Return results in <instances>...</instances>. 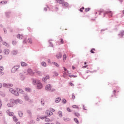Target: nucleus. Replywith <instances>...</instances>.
<instances>
[{
  "instance_id": "e433bc0d",
  "label": "nucleus",
  "mask_w": 124,
  "mask_h": 124,
  "mask_svg": "<svg viewBox=\"0 0 124 124\" xmlns=\"http://www.w3.org/2000/svg\"><path fill=\"white\" fill-rule=\"evenodd\" d=\"M3 45H4L5 46H9V45H8V44H7V43L4 42L3 43Z\"/></svg>"
},
{
  "instance_id": "c03bdc74",
  "label": "nucleus",
  "mask_w": 124,
  "mask_h": 124,
  "mask_svg": "<svg viewBox=\"0 0 124 124\" xmlns=\"http://www.w3.org/2000/svg\"><path fill=\"white\" fill-rule=\"evenodd\" d=\"M16 44H17V42L16 41H13V45H16Z\"/></svg>"
},
{
  "instance_id": "4d7b16f0",
  "label": "nucleus",
  "mask_w": 124,
  "mask_h": 124,
  "mask_svg": "<svg viewBox=\"0 0 124 124\" xmlns=\"http://www.w3.org/2000/svg\"><path fill=\"white\" fill-rule=\"evenodd\" d=\"M1 88H2V84L1 83H0V89Z\"/></svg>"
},
{
  "instance_id": "864d4df0",
  "label": "nucleus",
  "mask_w": 124,
  "mask_h": 124,
  "mask_svg": "<svg viewBox=\"0 0 124 124\" xmlns=\"http://www.w3.org/2000/svg\"><path fill=\"white\" fill-rule=\"evenodd\" d=\"M70 85L72 86V87H74V84L72 83H70Z\"/></svg>"
},
{
  "instance_id": "cd10ccee",
  "label": "nucleus",
  "mask_w": 124,
  "mask_h": 124,
  "mask_svg": "<svg viewBox=\"0 0 124 124\" xmlns=\"http://www.w3.org/2000/svg\"><path fill=\"white\" fill-rule=\"evenodd\" d=\"M53 76L57 77V76H58V75H59V73H58L56 71L53 72Z\"/></svg>"
},
{
  "instance_id": "0e129e2a",
  "label": "nucleus",
  "mask_w": 124,
  "mask_h": 124,
  "mask_svg": "<svg viewBox=\"0 0 124 124\" xmlns=\"http://www.w3.org/2000/svg\"><path fill=\"white\" fill-rule=\"evenodd\" d=\"M51 111H52V112H55V109H54L53 108H52V109H51Z\"/></svg>"
},
{
  "instance_id": "ea45409f",
  "label": "nucleus",
  "mask_w": 124,
  "mask_h": 124,
  "mask_svg": "<svg viewBox=\"0 0 124 124\" xmlns=\"http://www.w3.org/2000/svg\"><path fill=\"white\" fill-rule=\"evenodd\" d=\"M84 9H85V8L82 7L80 9L79 11H80V12H83V10H84Z\"/></svg>"
},
{
  "instance_id": "dca6fc26",
  "label": "nucleus",
  "mask_w": 124,
  "mask_h": 124,
  "mask_svg": "<svg viewBox=\"0 0 124 124\" xmlns=\"http://www.w3.org/2000/svg\"><path fill=\"white\" fill-rule=\"evenodd\" d=\"M11 54L13 55V56H15L18 54V51L16 50H13L12 51Z\"/></svg>"
},
{
  "instance_id": "c756f323",
  "label": "nucleus",
  "mask_w": 124,
  "mask_h": 124,
  "mask_svg": "<svg viewBox=\"0 0 124 124\" xmlns=\"http://www.w3.org/2000/svg\"><path fill=\"white\" fill-rule=\"evenodd\" d=\"M13 120L15 122H18V119H17V117H16V116H13Z\"/></svg>"
},
{
  "instance_id": "6ab92c4d",
  "label": "nucleus",
  "mask_w": 124,
  "mask_h": 124,
  "mask_svg": "<svg viewBox=\"0 0 124 124\" xmlns=\"http://www.w3.org/2000/svg\"><path fill=\"white\" fill-rule=\"evenodd\" d=\"M21 66H28V64L25 62H21Z\"/></svg>"
},
{
  "instance_id": "7c9ffc66",
  "label": "nucleus",
  "mask_w": 124,
  "mask_h": 124,
  "mask_svg": "<svg viewBox=\"0 0 124 124\" xmlns=\"http://www.w3.org/2000/svg\"><path fill=\"white\" fill-rule=\"evenodd\" d=\"M0 3H2V4H6V3H7V1L3 0V1H1Z\"/></svg>"
},
{
  "instance_id": "6e6552de",
  "label": "nucleus",
  "mask_w": 124,
  "mask_h": 124,
  "mask_svg": "<svg viewBox=\"0 0 124 124\" xmlns=\"http://www.w3.org/2000/svg\"><path fill=\"white\" fill-rule=\"evenodd\" d=\"M3 86L5 88H11V87L13 86V85L12 84L4 83L3 84Z\"/></svg>"
},
{
  "instance_id": "774afa93",
  "label": "nucleus",
  "mask_w": 124,
  "mask_h": 124,
  "mask_svg": "<svg viewBox=\"0 0 124 124\" xmlns=\"http://www.w3.org/2000/svg\"><path fill=\"white\" fill-rule=\"evenodd\" d=\"M123 14H124V11H123Z\"/></svg>"
},
{
  "instance_id": "aec40b11",
  "label": "nucleus",
  "mask_w": 124,
  "mask_h": 124,
  "mask_svg": "<svg viewBox=\"0 0 124 124\" xmlns=\"http://www.w3.org/2000/svg\"><path fill=\"white\" fill-rule=\"evenodd\" d=\"M61 97H59L57 98L55 100V102L56 103H59V102H60L61 101Z\"/></svg>"
},
{
  "instance_id": "423d86ee",
  "label": "nucleus",
  "mask_w": 124,
  "mask_h": 124,
  "mask_svg": "<svg viewBox=\"0 0 124 124\" xmlns=\"http://www.w3.org/2000/svg\"><path fill=\"white\" fill-rule=\"evenodd\" d=\"M17 38H18V39H23L24 40H25V38H26V36H24V35L23 34H18L16 36Z\"/></svg>"
},
{
  "instance_id": "f3484780",
  "label": "nucleus",
  "mask_w": 124,
  "mask_h": 124,
  "mask_svg": "<svg viewBox=\"0 0 124 124\" xmlns=\"http://www.w3.org/2000/svg\"><path fill=\"white\" fill-rule=\"evenodd\" d=\"M49 78H50L49 76H46L45 78H43V81H44V82H46V80H48Z\"/></svg>"
},
{
  "instance_id": "79ce46f5",
  "label": "nucleus",
  "mask_w": 124,
  "mask_h": 124,
  "mask_svg": "<svg viewBox=\"0 0 124 124\" xmlns=\"http://www.w3.org/2000/svg\"><path fill=\"white\" fill-rule=\"evenodd\" d=\"M60 42L61 43V44H63V39H60Z\"/></svg>"
},
{
  "instance_id": "4c0bfd02",
  "label": "nucleus",
  "mask_w": 124,
  "mask_h": 124,
  "mask_svg": "<svg viewBox=\"0 0 124 124\" xmlns=\"http://www.w3.org/2000/svg\"><path fill=\"white\" fill-rule=\"evenodd\" d=\"M94 51H95V49L94 48H93L91 50V53H92V54H94Z\"/></svg>"
},
{
  "instance_id": "4be33fe9",
  "label": "nucleus",
  "mask_w": 124,
  "mask_h": 124,
  "mask_svg": "<svg viewBox=\"0 0 124 124\" xmlns=\"http://www.w3.org/2000/svg\"><path fill=\"white\" fill-rule=\"evenodd\" d=\"M66 61V54H64L63 55V62H64Z\"/></svg>"
},
{
  "instance_id": "393cba45",
  "label": "nucleus",
  "mask_w": 124,
  "mask_h": 124,
  "mask_svg": "<svg viewBox=\"0 0 124 124\" xmlns=\"http://www.w3.org/2000/svg\"><path fill=\"white\" fill-rule=\"evenodd\" d=\"M56 1L60 4L63 3V0H56Z\"/></svg>"
},
{
  "instance_id": "49530a36",
  "label": "nucleus",
  "mask_w": 124,
  "mask_h": 124,
  "mask_svg": "<svg viewBox=\"0 0 124 124\" xmlns=\"http://www.w3.org/2000/svg\"><path fill=\"white\" fill-rule=\"evenodd\" d=\"M41 103L43 104V105H44V100L43 99H41Z\"/></svg>"
},
{
  "instance_id": "de8ad7c7",
  "label": "nucleus",
  "mask_w": 124,
  "mask_h": 124,
  "mask_svg": "<svg viewBox=\"0 0 124 124\" xmlns=\"http://www.w3.org/2000/svg\"><path fill=\"white\" fill-rule=\"evenodd\" d=\"M67 111H68V112H71V109H70V108H67Z\"/></svg>"
},
{
  "instance_id": "58836bf2",
  "label": "nucleus",
  "mask_w": 124,
  "mask_h": 124,
  "mask_svg": "<svg viewBox=\"0 0 124 124\" xmlns=\"http://www.w3.org/2000/svg\"><path fill=\"white\" fill-rule=\"evenodd\" d=\"M1 71H3V67L0 66V72H1Z\"/></svg>"
},
{
  "instance_id": "f03ea898",
  "label": "nucleus",
  "mask_w": 124,
  "mask_h": 124,
  "mask_svg": "<svg viewBox=\"0 0 124 124\" xmlns=\"http://www.w3.org/2000/svg\"><path fill=\"white\" fill-rule=\"evenodd\" d=\"M10 92L13 94H15V95H16V96H19V93L18 91H15V90L11 88L10 89Z\"/></svg>"
},
{
  "instance_id": "c9c22d12",
  "label": "nucleus",
  "mask_w": 124,
  "mask_h": 124,
  "mask_svg": "<svg viewBox=\"0 0 124 124\" xmlns=\"http://www.w3.org/2000/svg\"><path fill=\"white\" fill-rule=\"evenodd\" d=\"M42 65H43V66H46V62H42Z\"/></svg>"
},
{
  "instance_id": "72a5a7b5",
  "label": "nucleus",
  "mask_w": 124,
  "mask_h": 124,
  "mask_svg": "<svg viewBox=\"0 0 124 124\" xmlns=\"http://www.w3.org/2000/svg\"><path fill=\"white\" fill-rule=\"evenodd\" d=\"M25 91L26 92H31V89L29 88H25Z\"/></svg>"
},
{
  "instance_id": "20e7f679",
  "label": "nucleus",
  "mask_w": 124,
  "mask_h": 124,
  "mask_svg": "<svg viewBox=\"0 0 124 124\" xmlns=\"http://www.w3.org/2000/svg\"><path fill=\"white\" fill-rule=\"evenodd\" d=\"M27 42H28V43H30V44H32V40L30 38H28V39H27V38H26L23 40V43H27Z\"/></svg>"
},
{
  "instance_id": "2eb2a0df",
  "label": "nucleus",
  "mask_w": 124,
  "mask_h": 124,
  "mask_svg": "<svg viewBox=\"0 0 124 124\" xmlns=\"http://www.w3.org/2000/svg\"><path fill=\"white\" fill-rule=\"evenodd\" d=\"M24 98L25 99V100H26V101H31V100L30 98H29V96H28V95H25L24 96Z\"/></svg>"
},
{
  "instance_id": "c85d7f7f",
  "label": "nucleus",
  "mask_w": 124,
  "mask_h": 124,
  "mask_svg": "<svg viewBox=\"0 0 124 124\" xmlns=\"http://www.w3.org/2000/svg\"><path fill=\"white\" fill-rule=\"evenodd\" d=\"M58 114L59 117H62V111H59L58 112Z\"/></svg>"
},
{
  "instance_id": "a211bd4d",
  "label": "nucleus",
  "mask_w": 124,
  "mask_h": 124,
  "mask_svg": "<svg viewBox=\"0 0 124 124\" xmlns=\"http://www.w3.org/2000/svg\"><path fill=\"white\" fill-rule=\"evenodd\" d=\"M7 113H8V114H9L10 116H14V113H13V112H11L9 111V110H7Z\"/></svg>"
},
{
  "instance_id": "f704fd0d",
  "label": "nucleus",
  "mask_w": 124,
  "mask_h": 124,
  "mask_svg": "<svg viewBox=\"0 0 124 124\" xmlns=\"http://www.w3.org/2000/svg\"><path fill=\"white\" fill-rule=\"evenodd\" d=\"M74 121L75 122V123H76V124H79V121H78V119H77V118H74Z\"/></svg>"
},
{
  "instance_id": "ddd939ff",
  "label": "nucleus",
  "mask_w": 124,
  "mask_h": 124,
  "mask_svg": "<svg viewBox=\"0 0 124 124\" xmlns=\"http://www.w3.org/2000/svg\"><path fill=\"white\" fill-rule=\"evenodd\" d=\"M11 103H9L7 104L8 107H13L14 105V103H15L14 102H11V100H10Z\"/></svg>"
},
{
  "instance_id": "412c9836",
  "label": "nucleus",
  "mask_w": 124,
  "mask_h": 124,
  "mask_svg": "<svg viewBox=\"0 0 124 124\" xmlns=\"http://www.w3.org/2000/svg\"><path fill=\"white\" fill-rule=\"evenodd\" d=\"M52 64H54V65H55V66H56L57 67H60V65L59 64V63H58L56 62H52Z\"/></svg>"
},
{
  "instance_id": "338daca9",
  "label": "nucleus",
  "mask_w": 124,
  "mask_h": 124,
  "mask_svg": "<svg viewBox=\"0 0 124 124\" xmlns=\"http://www.w3.org/2000/svg\"><path fill=\"white\" fill-rule=\"evenodd\" d=\"M113 93H116V90H114Z\"/></svg>"
},
{
  "instance_id": "13d9d810",
  "label": "nucleus",
  "mask_w": 124,
  "mask_h": 124,
  "mask_svg": "<svg viewBox=\"0 0 124 124\" xmlns=\"http://www.w3.org/2000/svg\"><path fill=\"white\" fill-rule=\"evenodd\" d=\"M2 41V39L1 38V37L0 36V42H1Z\"/></svg>"
},
{
  "instance_id": "37998d69",
  "label": "nucleus",
  "mask_w": 124,
  "mask_h": 124,
  "mask_svg": "<svg viewBox=\"0 0 124 124\" xmlns=\"http://www.w3.org/2000/svg\"><path fill=\"white\" fill-rule=\"evenodd\" d=\"M62 102H63V103L65 104V103H66V100H65V99H62Z\"/></svg>"
},
{
  "instance_id": "8fccbe9b",
  "label": "nucleus",
  "mask_w": 124,
  "mask_h": 124,
  "mask_svg": "<svg viewBox=\"0 0 124 124\" xmlns=\"http://www.w3.org/2000/svg\"><path fill=\"white\" fill-rule=\"evenodd\" d=\"M2 52V50H1V44H0V53Z\"/></svg>"
},
{
  "instance_id": "69168bd1",
  "label": "nucleus",
  "mask_w": 124,
  "mask_h": 124,
  "mask_svg": "<svg viewBox=\"0 0 124 124\" xmlns=\"http://www.w3.org/2000/svg\"><path fill=\"white\" fill-rule=\"evenodd\" d=\"M21 124V123L20 122L16 123V124Z\"/></svg>"
},
{
  "instance_id": "3c124183",
  "label": "nucleus",
  "mask_w": 124,
  "mask_h": 124,
  "mask_svg": "<svg viewBox=\"0 0 124 124\" xmlns=\"http://www.w3.org/2000/svg\"><path fill=\"white\" fill-rule=\"evenodd\" d=\"M45 118H46V116H45V117H41L40 119H41L42 120H44V119H45Z\"/></svg>"
},
{
  "instance_id": "f257e3e1",
  "label": "nucleus",
  "mask_w": 124,
  "mask_h": 124,
  "mask_svg": "<svg viewBox=\"0 0 124 124\" xmlns=\"http://www.w3.org/2000/svg\"><path fill=\"white\" fill-rule=\"evenodd\" d=\"M33 84L34 85H37V89H38L39 90H40V89H42V88H43V85H42V83L40 82L39 80L34 79L33 80Z\"/></svg>"
},
{
  "instance_id": "f8f14e48",
  "label": "nucleus",
  "mask_w": 124,
  "mask_h": 124,
  "mask_svg": "<svg viewBox=\"0 0 124 124\" xmlns=\"http://www.w3.org/2000/svg\"><path fill=\"white\" fill-rule=\"evenodd\" d=\"M10 51L8 49H5L3 51V53L5 55H9Z\"/></svg>"
},
{
  "instance_id": "4468645a",
  "label": "nucleus",
  "mask_w": 124,
  "mask_h": 124,
  "mask_svg": "<svg viewBox=\"0 0 124 124\" xmlns=\"http://www.w3.org/2000/svg\"><path fill=\"white\" fill-rule=\"evenodd\" d=\"M16 91H17L18 92H19V93H22V94H24V93H25V92L20 88H16Z\"/></svg>"
},
{
  "instance_id": "a19ab883",
  "label": "nucleus",
  "mask_w": 124,
  "mask_h": 124,
  "mask_svg": "<svg viewBox=\"0 0 124 124\" xmlns=\"http://www.w3.org/2000/svg\"><path fill=\"white\" fill-rule=\"evenodd\" d=\"M85 11L86 12H88V11H90V8H87L85 9Z\"/></svg>"
},
{
  "instance_id": "09e8293b",
  "label": "nucleus",
  "mask_w": 124,
  "mask_h": 124,
  "mask_svg": "<svg viewBox=\"0 0 124 124\" xmlns=\"http://www.w3.org/2000/svg\"><path fill=\"white\" fill-rule=\"evenodd\" d=\"M72 96L73 99H75V95H74V94H72Z\"/></svg>"
},
{
  "instance_id": "6e6d98bb",
  "label": "nucleus",
  "mask_w": 124,
  "mask_h": 124,
  "mask_svg": "<svg viewBox=\"0 0 124 124\" xmlns=\"http://www.w3.org/2000/svg\"><path fill=\"white\" fill-rule=\"evenodd\" d=\"M51 41H49V42L50 43V46H53V45L52 44V43L50 42Z\"/></svg>"
},
{
  "instance_id": "2f4dec72",
  "label": "nucleus",
  "mask_w": 124,
  "mask_h": 124,
  "mask_svg": "<svg viewBox=\"0 0 124 124\" xmlns=\"http://www.w3.org/2000/svg\"><path fill=\"white\" fill-rule=\"evenodd\" d=\"M46 117L47 116H46V118H45V122H46V123H49V122H50V120L49 118H47Z\"/></svg>"
},
{
  "instance_id": "a878e982",
  "label": "nucleus",
  "mask_w": 124,
  "mask_h": 124,
  "mask_svg": "<svg viewBox=\"0 0 124 124\" xmlns=\"http://www.w3.org/2000/svg\"><path fill=\"white\" fill-rule=\"evenodd\" d=\"M106 14H109V15H110V16H112V12L110 11H108L106 12Z\"/></svg>"
},
{
  "instance_id": "1a4fd4ad",
  "label": "nucleus",
  "mask_w": 124,
  "mask_h": 124,
  "mask_svg": "<svg viewBox=\"0 0 124 124\" xmlns=\"http://www.w3.org/2000/svg\"><path fill=\"white\" fill-rule=\"evenodd\" d=\"M27 71H28V73H29V74H30V75H31V76L34 75V72H33L32 70H31V69H28Z\"/></svg>"
},
{
  "instance_id": "603ef678",
  "label": "nucleus",
  "mask_w": 124,
  "mask_h": 124,
  "mask_svg": "<svg viewBox=\"0 0 124 124\" xmlns=\"http://www.w3.org/2000/svg\"><path fill=\"white\" fill-rule=\"evenodd\" d=\"M1 106H2V104H1V101H0V109L1 108Z\"/></svg>"
},
{
  "instance_id": "5fc2aeb1",
  "label": "nucleus",
  "mask_w": 124,
  "mask_h": 124,
  "mask_svg": "<svg viewBox=\"0 0 124 124\" xmlns=\"http://www.w3.org/2000/svg\"><path fill=\"white\" fill-rule=\"evenodd\" d=\"M86 67H88V65H86V66H84L82 67L83 68H86Z\"/></svg>"
},
{
  "instance_id": "9b49d317",
  "label": "nucleus",
  "mask_w": 124,
  "mask_h": 124,
  "mask_svg": "<svg viewBox=\"0 0 124 124\" xmlns=\"http://www.w3.org/2000/svg\"><path fill=\"white\" fill-rule=\"evenodd\" d=\"M46 114L47 115L48 117H50V116H52L53 114V112L50 110H47L46 111Z\"/></svg>"
},
{
  "instance_id": "052dcab7",
  "label": "nucleus",
  "mask_w": 124,
  "mask_h": 124,
  "mask_svg": "<svg viewBox=\"0 0 124 124\" xmlns=\"http://www.w3.org/2000/svg\"><path fill=\"white\" fill-rule=\"evenodd\" d=\"M72 69H75V67H74V66H72Z\"/></svg>"
},
{
  "instance_id": "39448f33",
  "label": "nucleus",
  "mask_w": 124,
  "mask_h": 124,
  "mask_svg": "<svg viewBox=\"0 0 124 124\" xmlns=\"http://www.w3.org/2000/svg\"><path fill=\"white\" fill-rule=\"evenodd\" d=\"M11 102H13V103L15 102L16 104H17V103H20V104L23 103V101L19 99H17L16 100H11Z\"/></svg>"
},
{
  "instance_id": "b1692460",
  "label": "nucleus",
  "mask_w": 124,
  "mask_h": 124,
  "mask_svg": "<svg viewBox=\"0 0 124 124\" xmlns=\"http://www.w3.org/2000/svg\"><path fill=\"white\" fill-rule=\"evenodd\" d=\"M62 4L63 7H67V6H68V4L67 3H64L63 2V3H62Z\"/></svg>"
},
{
  "instance_id": "5701e85b",
  "label": "nucleus",
  "mask_w": 124,
  "mask_h": 124,
  "mask_svg": "<svg viewBox=\"0 0 124 124\" xmlns=\"http://www.w3.org/2000/svg\"><path fill=\"white\" fill-rule=\"evenodd\" d=\"M56 58L58 59H61L62 58V53H60L56 55Z\"/></svg>"
},
{
  "instance_id": "0eeeda50",
  "label": "nucleus",
  "mask_w": 124,
  "mask_h": 124,
  "mask_svg": "<svg viewBox=\"0 0 124 124\" xmlns=\"http://www.w3.org/2000/svg\"><path fill=\"white\" fill-rule=\"evenodd\" d=\"M63 69H64V71H63V77H66V75H67V74H68V70H67V69L65 68V67H63Z\"/></svg>"
},
{
  "instance_id": "7ed1b4c3",
  "label": "nucleus",
  "mask_w": 124,
  "mask_h": 124,
  "mask_svg": "<svg viewBox=\"0 0 124 124\" xmlns=\"http://www.w3.org/2000/svg\"><path fill=\"white\" fill-rule=\"evenodd\" d=\"M19 68H20V65H16L14 66L12 69V73H15Z\"/></svg>"
},
{
  "instance_id": "473e14b6",
  "label": "nucleus",
  "mask_w": 124,
  "mask_h": 124,
  "mask_svg": "<svg viewBox=\"0 0 124 124\" xmlns=\"http://www.w3.org/2000/svg\"><path fill=\"white\" fill-rule=\"evenodd\" d=\"M74 115L76 116V117H79L80 116V113L78 112H76L74 113Z\"/></svg>"
},
{
  "instance_id": "bf43d9fd",
  "label": "nucleus",
  "mask_w": 124,
  "mask_h": 124,
  "mask_svg": "<svg viewBox=\"0 0 124 124\" xmlns=\"http://www.w3.org/2000/svg\"><path fill=\"white\" fill-rule=\"evenodd\" d=\"M2 59V56L0 55V61Z\"/></svg>"
},
{
  "instance_id": "9d476101",
  "label": "nucleus",
  "mask_w": 124,
  "mask_h": 124,
  "mask_svg": "<svg viewBox=\"0 0 124 124\" xmlns=\"http://www.w3.org/2000/svg\"><path fill=\"white\" fill-rule=\"evenodd\" d=\"M51 89H52V86L50 84L47 85L45 88L46 91H51Z\"/></svg>"
},
{
  "instance_id": "e2e57ef3",
  "label": "nucleus",
  "mask_w": 124,
  "mask_h": 124,
  "mask_svg": "<svg viewBox=\"0 0 124 124\" xmlns=\"http://www.w3.org/2000/svg\"><path fill=\"white\" fill-rule=\"evenodd\" d=\"M44 10L45 11H47V8H45Z\"/></svg>"
},
{
  "instance_id": "a18cd8bd",
  "label": "nucleus",
  "mask_w": 124,
  "mask_h": 124,
  "mask_svg": "<svg viewBox=\"0 0 124 124\" xmlns=\"http://www.w3.org/2000/svg\"><path fill=\"white\" fill-rule=\"evenodd\" d=\"M19 117H23V113L21 112H19Z\"/></svg>"
},
{
  "instance_id": "bb28decb",
  "label": "nucleus",
  "mask_w": 124,
  "mask_h": 124,
  "mask_svg": "<svg viewBox=\"0 0 124 124\" xmlns=\"http://www.w3.org/2000/svg\"><path fill=\"white\" fill-rule=\"evenodd\" d=\"M72 108L75 109H78L79 108V107H78V106L76 105H73Z\"/></svg>"
},
{
  "instance_id": "680f3d73",
  "label": "nucleus",
  "mask_w": 124,
  "mask_h": 124,
  "mask_svg": "<svg viewBox=\"0 0 124 124\" xmlns=\"http://www.w3.org/2000/svg\"><path fill=\"white\" fill-rule=\"evenodd\" d=\"M47 62H51V60H50V59H48L47 60Z\"/></svg>"
}]
</instances>
